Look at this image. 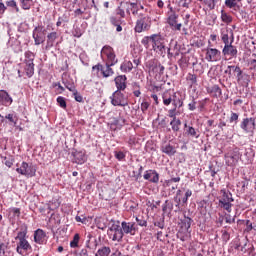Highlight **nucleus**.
Wrapping results in <instances>:
<instances>
[{
	"label": "nucleus",
	"instance_id": "4468645a",
	"mask_svg": "<svg viewBox=\"0 0 256 256\" xmlns=\"http://www.w3.org/2000/svg\"><path fill=\"white\" fill-rule=\"evenodd\" d=\"M241 129L245 133H248L249 135H253L255 133V118H244L243 121L240 124Z\"/></svg>",
	"mask_w": 256,
	"mask_h": 256
},
{
	"label": "nucleus",
	"instance_id": "c9c22d12",
	"mask_svg": "<svg viewBox=\"0 0 256 256\" xmlns=\"http://www.w3.org/2000/svg\"><path fill=\"white\" fill-rule=\"evenodd\" d=\"M243 0H225V5L228 9H239V5L237 3H241Z\"/></svg>",
	"mask_w": 256,
	"mask_h": 256
},
{
	"label": "nucleus",
	"instance_id": "7ed1b4c3",
	"mask_svg": "<svg viewBox=\"0 0 256 256\" xmlns=\"http://www.w3.org/2000/svg\"><path fill=\"white\" fill-rule=\"evenodd\" d=\"M16 167V172L24 177H35L37 173V167H35L33 163H27L24 161L21 164H16Z\"/></svg>",
	"mask_w": 256,
	"mask_h": 256
},
{
	"label": "nucleus",
	"instance_id": "5701e85b",
	"mask_svg": "<svg viewBox=\"0 0 256 256\" xmlns=\"http://www.w3.org/2000/svg\"><path fill=\"white\" fill-rule=\"evenodd\" d=\"M207 93H209V95H212V97H214L215 99H219V97L223 95V92L221 90V87H219V85H213L212 87H208Z\"/></svg>",
	"mask_w": 256,
	"mask_h": 256
},
{
	"label": "nucleus",
	"instance_id": "8fccbe9b",
	"mask_svg": "<svg viewBox=\"0 0 256 256\" xmlns=\"http://www.w3.org/2000/svg\"><path fill=\"white\" fill-rule=\"evenodd\" d=\"M229 239H231L229 232H227L226 230H222V241H224V243H227Z\"/></svg>",
	"mask_w": 256,
	"mask_h": 256
},
{
	"label": "nucleus",
	"instance_id": "ddd939ff",
	"mask_svg": "<svg viewBox=\"0 0 256 256\" xmlns=\"http://www.w3.org/2000/svg\"><path fill=\"white\" fill-rule=\"evenodd\" d=\"M205 59L209 63H217L221 61V51L217 48H206Z\"/></svg>",
	"mask_w": 256,
	"mask_h": 256
},
{
	"label": "nucleus",
	"instance_id": "412c9836",
	"mask_svg": "<svg viewBox=\"0 0 256 256\" xmlns=\"http://www.w3.org/2000/svg\"><path fill=\"white\" fill-rule=\"evenodd\" d=\"M59 39V34L57 32H50L47 34L45 49H51L55 45V41Z\"/></svg>",
	"mask_w": 256,
	"mask_h": 256
},
{
	"label": "nucleus",
	"instance_id": "393cba45",
	"mask_svg": "<svg viewBox=\"0 0 256 256\" xmlns=\"http://www.w3.org/2000/svg\"><path fill=\"white\" fill-rule=\"evenodd\" d=\"M74 157V163H77V165H83L85 161H87V158L85 157V152L83 151H75L73 153Z\"/></svg>",
	"mask_w": 256,
	"mask_h": 256
},
{
	"label": "nucleus",
	"instance_id": "58836bf2",
	"mask_svg": "<svg viewBox=\"0 0 256 256\" xmlns=\"http://www.w3.org/2000/svg\"><path fill=\"white\" fill-rule=\"evenodd\" d=\"M20 3L24 10H29L33 6V0H20Z\"/></svg>",
	"mask_w": 256,
	"mask_h": 256
},
{
	"label": "nucleus",
	"instance_id": "c03bdc74",
	"mask_svg": "<svg viewBox=\"0 0 256 256\" xmlns=\"http://www.w3.org/2000/svg\"><path fill=\"white\" fill-rule=\"evenodd\" d=\"M229 121H230V123H235V125H237V123L239 121V114L232 112L230 115Z\"/></svg>",
	"mask_w": 256,
	"mask_h": 256
},
{
	"label": "nucleus",
	"instance_id": "f704fd0d",
	"mask_svg": "<svg viewBox=\"0 0 256 256\" xmlns=\"http://www.w3.org/2000/svg\"><path fill=\"white\" fill-rule=\"evenodd\" d=\"M111 255V248L109 246H103L99 248L95 256H109Z\"/></svg>",
	"mask_w": 256,
	"mask_h": 256
},
{
	"label": "nucleus",
	"instance_id": "b1692460",
	"mask_svg": "<svg viewBox=\"0 0 256 256\" xmlns=\"http://www.w3.org/2000/svg\"><path fill=\"white\" fill-rule=\"evenodd\" d=\"M162 153H165V155H168V157H173L175 153H177V148L171 144H164L161 146Z\"/></svg>",
	"mask_w": 256,
	"mask_h": 256
},
{
	"label": "nucleus",
	"instance_id": "0e129e2a",
	"mask_svg": "<svg viewBox=\"0 0 256 256\" xmlns=\"http://www.w3.org/2000/svg\"><path fill=\"white\" fill-rule=\"evenodd\" d=\"M179 195H181V190H177L176 197L174 198V201H176L177 205H181V198H179Z\"/></svg>",
	"mask_w": 256,
	"mask_h": 256
},
{
	"label": "nucleus",
	"instance_id": "09e8293b",
	"mask_svg": "<svg viewBox=\"0 0 256 256\" xmlns=\"http://www.w3.org/2000/svg\"><path fill=\"white\" fill-rule=\"evenodd\" d=\"M191 195H193V191L187 190L185 193V197L182 198V203L184 205L187 203V201H189V197H191Z\"/></svg>",
	"mask_w": 256,
	"mask_h": 256
},
{
	"label": "nucleus",
	"instance_id": "49530a36",
	"mask_svg": "<svg viewBox=\"0 0 256 256\" xmlns=\"http://www.w3.org/2000/svg\"><path fill=\"white\" fill-rule=\"evenodd\" d=\"M92 71L96 72V75L99 76V73H102L103 71V64L94 65Z\"/></svg>",
	"mask_w": 256,
	"mask_h": 256
},
{
	"label": "nucleus",
	"instance_id": "f3484780",
	"mask_svg": "<svg viewBox=\"0 0 256 256\" xmlns=\"http://www.w3.org/2000/svg\"><path fill=\"white\" fill-rule=\"evenodd\" d=\"M237 47L232 44H225L224 48L222 49V54L224 57H230V59L237 58Z\"/></svg>",
	"mask_w": 256,
	"mask_h": 256
},
{
	"label": "nucleus",
	"instance_id": "de8ad7c7",
	"mask_svg": "<svg viewBox=\"0 0 256 256\" xmlns=\"http://www.w3.org/2000/svg\"><path fill=\"white\" fill-rule=\"evenodd\" d=\"M5 119H8V121H10V123H13L14 125H17V116H15L14 114L6 115Z\"/></svg>",
	"mask_w": 256,
	"mask_h": 256
},
{
	"label": "nucleus",
	"instance_id": "052dcab7",
	"mask_svg": "<svg viewBox=\"0 0 256 256\" xmlns=\"http://www.w3.org/2000/svg\"><path fill=\"white\" fill-rule=\"evenodd\" d=\"M149 102H142L141 103V111L142 113H145V111H147V109H149Z\"/></svg>",
	"mask_w": 256,
	"mask_h": 256
},
{
	"label": "nucleus",
	"instance_id": "a878e982",
	"mask_svg": "<svg viewBox=\"0 0 256 256\" xmlns=\"http://www.w3.org/2000/svg\"><path fill=\"white\" fill-rule=\"evenodd\" d=\"M186 85H188L189 89L197 87V75L193 73H188L186 76Z\"/></svg>",
	"mask_w": 256,
	"mask_h": 256
},
{
	"label": "nucleus",
	"instance_id": "bf43d9fd",
	"mask_svg": "<svg viewBox=\"0 0 256 256\" xmlns=\"http://www.w3.org/2000/svg\"><path fill=\"white\" fill-rule=\"evenodd\" d=\"M8 245L5 243L0 244V255H5V251H7Z\"/></svg>",
	"mask_w": 256,
	"mask_h": 256
},
{
	"label": "nucleus",
	"instance_id": "473e14b6",
	"mask_svg": "<svg viewBox=\"0 0 256 256\" xmlns=\"http://www.w3.org/2000/svg\"><path fill=\"white\" fill-rule=\"evenodd\" d=\"M221 21L226 25H231L233 23V16L225 12V10H221Z\"/></svg>",
	"mask_w": 256,
	"mask_h": 256
},
{
	"label": "nucleus",
	"instance_id": "338daca9",
	"mask_svg": "<svg viewBox=\"0 0 256 256\" xmlns=\"http://www.w3.org/2000/svg\"><path fill=\"white\" fill-rule=\"evenodd\" d=\"M180 5L185 9H189V0H180Z\"/></svg>",
	"mask_w": 256,
	"mask_h": 256
},
{
	"label": "nucleus",
	"instance_id": "39448f33",
	"mask_svg": "<svg viewBox=\"0 0 256 256\" xmlns=\"http://www.w3.org/2000/svg\"><path fill=\"white\" fill-rule=\"evenodd\" d=\"M224 159L228 167H237V163L241 159V152H239L238 148H234L224 155Z\"/></svg>",
	"mask_w": 256,
	"mask_h": 256
},
{
	"label": "nucleus",
	"instance_id": "c85d7f7f",
	"mask_svg": "<svg viewBox=\"0 0 256 256\" xmlns=\"http://www.w3.org/2000/svg\"><path fill=\"white\" fill-rule=\"evenodd\" d=\"M172 105L175 107V109H181L183 106V99L179 96H177V92H173L172 94Z\"/></svg>",
	"mask_w": 256,
	"mask_h": 256
},
{
	"label": "nucleus",
	"instance_id": "ea45409f",
	"mask_svg": "<svg viewBox=\"0 0 256 256\" xmlns=\"http://www.w3.org/2000/svg\"><path fill=\"white\" fill-rule=\"evenodd\" d=\"M152 71H156V73H159V75H163L165 73V66L161 64H156L153 68Z\"/></svg>",
	"mask_w": 256,
	"mask_h": 256
},
{
	"label": "nucleus",
	"instance_id": "aec40b11",
	"mask_svg": "<svg viewBox=\"0 0 256 256\" xmlns=\"http://www.w3.org/2000/svg\"><path fill=\"white\" fill-rule=\"evenodd\" d=\"M13 103V98L9 96V93L5 90H0V105H4V107H9Z\"/></svg>",
	"mask_w": 256,
	"mask_h": 256
},
{
	"label": "nucleus",
	"instance_id": "2eb2a0df",
	"mask_svg": "<svg viewBox=\"0 0 256 256\" xmlns=\"http://www.w3.org/2000/svg\"><path fill=\"white\" fill-rule=\"evenodd\" d=\"M110 233L112 234V241H121L123 239V228L119 223H114L109 228Z\"/></svg>",
	"mask_w": 256,
	"mask_h": 256
},
{
	"label": "nucleus",
	"instance_id": "e433bc0d",
	"mask_svg": "<svg viewBox=\"0 0 256 256\" xmlns=\"http://www.w3.org/2000/svg\"><path fill=\"white\" fill-rule=\"evenodd\" d=\"M80 239H81V236H79V234H75L73 237V240L70 242V247L72 249H77V247H79Z\"/></svg>",
	"mask_w": 256,
	"mask_h": 256
},
{
	"label": "nucleus",
	"instance_id": "6ab92c4d",
	"mask_svg": "<svg viewBox=\"0 0 256 256\" xmlns=\"http://www.w3.org/2000/svg\"><path fill=\"white\" fill-rule=\"evenodd\" d=\"M143 178L150 183H159V174L155 170H147Z\"/></svg>",
	"mask_w": 256,
	"mask_h": 256
},
{
	"label": "nucleus",
	"instance_id": "e2e57ef3",
	"mask_svg": "<svg viewBox=\"0 0 256 256\" xmlns=\"http://www.w3.org/2000/svg\"><path fill=\"white\" fill-rule=\"evenodd\" d=\"M74 99L78 103H83V96L79 95V93H77V92H74Z\"/></svg>",
	"mask_w": 256,
	"mask_h": 256
},
{
	"label": "nucleus",
	"instance_id": "9d476101",
	"mask_svg": "<svg viewBox=\"0 0 256 256\" xmlns=\"http://www.w3.org/2000/svg\"><path fill=\"white\" fill-rule=\"evenodd\" d=\"M111 104L114 105V107H127L129 105V102H127V98H125V94L123 92L116 90L112 96L110 97Z\"/></svg>",
	"mask_w": 256,
	"mask_h": 256
},
{
	"label": "nucleus",
	"instance_id": "6e6d98bb",
	"mask_svg": "<svg viewBox=\"0 0 256 256\" xmlns=\"http://www.w3.org/2000/svg\"><path fill=\"white\" fill-rule=\"evenodd\" d=\"M110 23L116 27L117 25H121V20L117 19L116 17H111Z\"/></svg>",
	"mask_w": 256,
	"mask_h": 256
},
{
	"label": "nucleus",
	"instance_id": "cd10ccee",
	"mask_svg": "<svg viewBox=\"0 0 256 256\" xmlns=\"http://www.w3.org/2000/svg\"><path fill=\"white\" fill-rule=\"evenodd\" d=\"M113 65L114 64L106 63L105 67L103 66L102 72H101L102 77L107 79V77H112V75L115 74V72L113 71V68H111L113 67Z\"/></svg>",
	"mask_w": 256,
	"mask_h": 256
},
{
	"label": "nucleus",
	"instance_id": "2f4dec72",
	"mask_svg": "<svg viewBox=\"0 0 256 256\" xmlns=\"http://www.w3.org/2000/svg\"><path fill=\"white\" fill-rule=\"evenodd\" d=\"M221 33V40L224 43V45H229V28L228 27H224L221 28L220 30Z\"/></svg>",
	"mask_w": 256,
	"mask_h": 256
},
{
	"label": "nucleus",
	"instance_id": "1a4fd4ad",
	"mask_svg": "<svg viewBox=\"0 0 256 256\" xmlns=\"http://www.w3.org/2000/svg\"><path fill=\"white\" fill-rule=\"evenodd\" d=\"M149 29H151V18L140 14V18L136 21V33H143V31H149Z\"/></svg>",
	"mask_w": 256,
	"mask_h": 256
},
{
	"label": "nucleus",
	"instance_id": "864d4df0",
	"mask_svg": "<svg viewBox=\"0 0 256 256\" xmlns=\"http://www.w3.org/2000/svg\"><path fill=\"white\" fill-rule=\"evenodd\" d=\"M234 72L237 73L238 81H240L241 75H243V71L239 66H234Z\"/></svg>",
	"mask_w": 256,
	"mask_h": 256
},
{
	"label": "nucleus",
	"instance_id": "4c0bfd02",
	"mask_svg": "<svg viewBox=\"0 0 256 256\" xmlns=\"http://www.w3.org/2000/svg\"><path fill=\"white\" fill-rule=\"evenodd\" d=\"M170 125L172 127V130L177 132L179 131V127H181V120L174 118L171 122Z\"/></svg>",
	"mask_w": 256,
	"mask_h": 256
},
{
	"label": "nucleus",
	"instance_id": "13d9d810",
	"mask_svg": "<svg viewBox=\"0 0 256 256\" xmlns=\"http://www.w3.org/2000/svg\"><path fill=\"white\" fill-rule=\"evenodd\" d=\"M188 108L190 111H195V109H197V102H195V100H192V102L188 104Z\"/></svg>",
	"mask_w": 256,
	"mask_h": 256
},
{
	"label": "nucleus",
	"instance_id": "72a5a7b5",
	"mask_svg": "<svg viewBox=\"0 0 256 256\" xmlns=\"http://www.w3.org/2000/svg\"><path fill=\"white\" fill-rule=\"evenodd\" d=\"M162 98L163 104L169 106V104L173 101V94H171V91L167 90L163 93Z\"/></svg>",
	"mask_w": 256,
	"mask_h": 256
},
{
	"label": "nucleus",
	"instance_id": "6e6552de",
	"mask_svg": "<svg viewBox=\"0 0 256 256\" xmlns=\"http://www.w3.org/2000/svg\"><path fill=\"white\" fill-rule=\"evenodd\" d=\"M25 57L26 59L24 60V72L27 77L31 78L32 75H35V64L33 63L35 57L31 52H26Z\"/></svg>",
	"mask_w": 256,
	"mask_h": 256
},
{
	"label": "nucleus",
	"instance_id": "9b49d317",
	"mask_svg": "<svg viewBox=\"0 0 256 256\" xmlns=\"http://www.w3.org/2000/svg\"><path fill=\"white\" fill-rule=\"evenodd\" d=\"M101 57H106V63L110 65H117V56L115 55V50L109 45H105L101 50Z\"/></svg>",
	"mask_w": 256,
	"mask_h": 256
},
{
	"label": "nucleus",
	"instance_id": "dca6fc26",
	"mask_svg": "<svg viewBox=\"0 0 256 256\" xmlns=\"http://www.w3.org/2000/svg\"><path fill=\"white\" fill-rule=\"evenodd\" d=\"M123 235H135L137 233V224L135 222H125L121 223Z\"/></svg>",
	"mask_w": 256,
	"mask_h": 256
},
{
	"label": "nucleus",
	"instance_id": "f03ea898",
	"mask_svg": "<svg viewBox=\"0 0 256 256\" xmlns=\"http://www.w3.org/2000/svg\"><path fill=\"white\" fill-rule=\"evenodd\" d=\"M191 223H193V219L185 216L180 222V230L178 232V237L182 241H187V239H191Z\"/></svg>",
	"mask_w": 256,
	"mask_h": 256
},
{
	"label": "nucleus",
	"instance_id": "a19ab883",
	"mask_svg": "<svg viewBox=\"0 0 256 256\" xmlns=\"http://www.w3.org/2000/svg\"><path fill=\"white\" fill-rule=\"evenodd\" d=\"M179 181H181V177H174L169 180H166L165 187H171V185H173V183H179Z\"/></svg>",
	"mask_w": 256,
	"mask_h": 256
},
{
	"label": "nucleus",
	"instance_id": "20e7f679",
	"mask_svg": "<svg viewBox=\"0 0 256 256\" xmlns=\"http://www.w3.org/2000/svg\"><path fill=\"white\" fill-rule=\"evenodd\" d=\"M220 193L222 196L219 199V206L228 213H231V208L233 207V204L231 203L234 201L233 194H231V192L227 191L226 189H222Z\"/></svg>",
	"mask_w": 256,
	"mask_h": 256
},
{
	"label": "nucleus",
	"instance_id": "69168bd1",
	"mask_svg": "<svg viewBox=\"0 0 256 256\" xmlns=\"http://www.w3.org/2000/svg\"><path fill=\"white\" fill-rule=\"evenodd\" d=\"M191 19V14L187 13L185 14V16L183 17V21H184V25H189V21Z\"/></svg>",
	"mask_w": 256,
	"mask_h": 256
},
{
	"label": "nucleus",
	"instance_id": "79ce46f5",
	"mask_svg": "<svg viewBox=\"0 0 256 256\" xmlns=\"http://www.w3.org/2000/svg\"><path fill=\"white\" fill-rule=\"evenodd\" d=\"M57 103L62 109H67V102L63 96L57 98Z\"/></svg>",
	"mask_w": 256,
	"mask_h": 256
},
{
	"label": "nucleus",
	"instance_id": "37998d69",
	"mask_svg": "<svg viewBox=\"0 0 256 256\" xmlns=\"http://www.w3.org/2000/svg\"><path fill=\"white\" fill-rule=\"evenodd\" d=\"M9 213H10V215H13V217H21V209L20 208H10Z\"/></svg>",
	"mask_w": 256,
	"mask_h": 256
},
{
	"label": "nucleus",
	"instance_id": "f8f14e48",
	"mask_svg": "<svg viewBox=\"0 0 256 256\" xmlns=\"http://www.w3.org/2000/svg\"><path fill=\"white\" fill-rule=\"evenodd\" d=\"M47 35V30L45 29V26L38 25L33 30V39L35 45H41L42 43H45V36Z\"/></svg>",
	"mask_w": 256,
	"mask_h": 256
},
{
	"label": "nucleus",
	"instance_id": "bb28decb",
	"mask_svg": "<svg viewBox=\"0 0 256 256\" xmlns=\"http://www.w3.org/2000/svg\"><path fill=\"white\" fill-rule=\"evenodd\" d=\"M126 5H128L126 12L128 15H139V6L135 2H126Z\"/></svg>",
	"mask_w": 256,
	"mask_h": 256
},
{
	"label": "nucleus",
	"instance_id": "a211bd4d",
	"mask_svg": "<svg viewBox=\"0 0 256 256\" xmlns=\"http://www.w3.org/2000/svg\"><path fill=\"white\" fill-rule=\"evenodd\" d=\"M116 91H125L127 89V76L119 75L114 79Z\"/></svg>",
	"mask_w": 256,
	"mask_h": 256
},
{
	"label": "nucleus",
	"instance_id": "4be33fe9",
	"mask_svg": "<svg viewBox=\"0 0 256 256\" xmlns=\"http://www.w3.org/2000/svg\"><path fill=\"white\" fill-rule=\"evenodd\" d=\"M47 237V234L43 229H37L34 232V241L35 243H38V245H43L45 243V238Z\"/></svg>",
	"mask_w": 256,
	"mask_h": 256
},
{
	"label": "nucleus",
	"instance_id": "a18cd8bd",
	"mask_svg": "<svg viewBox=\"0 0 256 256\" xmlns=\"http://www.w3.org/2000/svg\"><path fill=\"white\" fill-rule=\"evenodd\" d=\"M202 2L208 9H215V0H203Z\"/></svg>",
	"mask_w": 256,
	"mask_h": 256
},
{
	"label": "nucleus",
	"instance_id": "7c9ffc66",
	"mask_svg": "<svg viewBox=\"0 0 256 256\" xmlns=\"http://www.w3.org/2000/svg\"><path fill=\"white\" fill-rule=\"evenodd\" d=\"M120 70L122 73H131V71H133V62L124 61L120 66Z\"/></svg>",
	"mask_w": 256,
	"mask_h": 256
},
{
	"label": "nucleus",
	"instance_id": "3c124183",
	"mask_svg": "<svg viewBox=\"0 0 256 256\" xmlns=\"http://www.w3.org/2000/svg\"><path fill=\"white\" fill-rule=\"evenodd\" d=\"M168 117H171L172 119H177V108L170 109L168 111Z\"/></svg>",
	"mask_w": 256,
	"mask_h": 256
},
{
	"label": "nucleus",
	"instance_id": "680f3d73",
	"mask_svg": "<svg viewBox=\"0 0 256 256\" xmlns=\"http://www.w3.org/2000/svg\"><path fill=\"white\" fill-rule=\"evenodd\" d=\"M232 71H235V66H228L224 73L226 75H229V77H231Z\"/></svg>",
	"mask_w": 256,
	"mask_h": 256
},
{
	"label": "nucleus",
	"instance_id": "423d86ee",
	"mask_svg": "<svg viewBox=\"0 0 256 256\" xmlns=\"http://www.w3.org/2000/svg\"><path fill=\"white\" fill-rule=\"evenodd\" d=\"M151 43L154 51H156V53H159V55L165 57V39L157 34H154L151 36Z\"/></svg>",
	"mask_w": 256,
	"mask_h": 256
},
{
	"label": "nucleus",
	"instance_id": "0eeeda50",
	"mask_svg": "<svg viewBox=\"0 0 256 256\" xmlns=\"http://www.w3.org/2000/svg\"><path fill=\"white\" fill-rule=\"evenodd\" d=\"M167 23L172 31H181V27H183V24L179 23V14L173 8H170L168 12Z\"/></svg>",
	"mask_w": 256,
	"mask_h": 256
},
{
	"label": "nucleus",
	"instance_id": "603ef678",
	"mask_svg": "<svg viewBox=\"0 0 256 256\" xmlns=\"http://www.w3.org/2000/svg\"><path fill=\"white\" fill-rule=\"evenodd\" d=\"M6 5L8 7H13L14 9H16V11H19V8L17 7V2H15V0L7 1Z\"/></svg>",
	"mask_w": 256,
	"mask_h": 256
},
{
	"label": "nucleus",
	"instance_id": "f257e3e1",
	"mask_svg": "<svg viewBox=\"0 0 256 256\" xmlns=\"http://www.w3.org/2000/svg\"><path fill=\"white\" fill-rule=\"evenodd\" d=\"M27 233H29V226L26 223H23L19 226V231L17 236L15 237V241L17 242L16 252L19 255H25V253H29V251H33V247L27 240Z\"/></svg>",
	"mask_w": 256,
	"mask_h": 256
},
{
	"label": "nucleus",
	"instance_id": "5fc2aeb1",
	"mask_svg": "<svg viewBox=\"0 0 256 256\" xmlns=\"http://www.w3.org/2000/svg\"><path fill=\"white\" fill-rule=\"evenodd\" d=\"M136 221L140 227H147V220L143 218L139 219L136 217Z\"/></svg>",
	"mask_w": 256,
	"mask_h": 256
},
{
	"label": "nucleus",
	"instance_id": "4d7b16f0",
	"mask_svg": "<svg viewBox=\"0 0 256 256\" xmlns=\"http://www.w3.org/2000/svg\"><path fill=\"white\" fill-rule=\"evenodd\" d=\"M115 157L116 159H118V161H123V158L125 157V153H123L122 151L115 152Z\"/></svg>",
	"mask_w": 256,
	"mask_h": 256
},
{
	"label": "nucleus",
	"instance_id": "774afa93",
	"mask_svg": "<svg viewBox=\"0 0 256 256\" xmlns=\"http://www.w3.org/2000/svg\"><path fill=\"white\" fill-rule=\"evenodd\" d=\"M65 87H66V89H68V91H75V84L65 83Z\"/></svg>",
	"mask_w": 256,
	"mask_h": 256
},
{
	"label": "nucleus",
	"instance_id": "c756f323",
	"mask_svg": "<svg viewBox=\"0 0 256 256\" xmlns=\"http://www.w3.org/2000/svg\"><path fill=\"white\" fill-rule=\"evenodd\" d=\"M184 127L186 129V135L194 137V139H199V132H197L193 126H188L187 123H185Z\"/></svg>",
	"mask_w": 256,
	"mask_h": 256
}]
</instances>
